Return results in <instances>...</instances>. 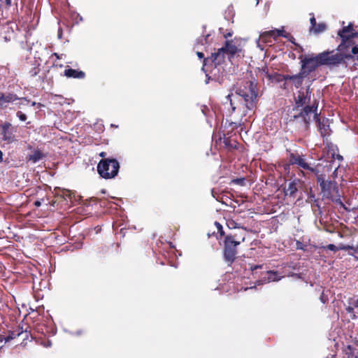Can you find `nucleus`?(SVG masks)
<instances>
[{
  "instance_id": "f257e3e1",
  "label": "nucleus",
  "mask_w": 358,
  "mask_h": 358,
  "mask_svg": "<svg viewBox=\"0 0 358 358\" xmlns=\"http://www.w3.org/2000/svg\"><path fill=\"white\" fill-rule=\"evenodd\" d=\"M234 90V92L231 91L226 96L227 101L224 103L230 117L237 113L234 121L229 122L227 126L228 120L226 122L225 128L230 134H234L233 131L241 126L243 117L247 115L248 110L257 107L258 101L257 83L253 81H244Z\"/></svg>"
},
{
  "instance_id": "f03ea898",
  "label": "nucleus",
  "mask_w": 358,
  "mask_h": 358,
  "mask_svg": "<svg viewBox=\"0 0 358 358\" xmlns=\"http://www.w3.org/2000/svg\"><path fill=\"white\" fill-rule=\"evenodd\" d=\"M312 94L313 90L310 88V85H308L306 88L301 87L297 91L296 96L294 97V110L299 108L301 109L297 115H293L289 121L299 123V129L302 131H306L309 129L312 117L317 115L319 101L317 99L311 101Z\"/></svg>"
},
{
  "instance_id": "7ed1b4c3",
  "label": "nucleus",
  "mask_w": 358,
  "mask_h": 358,
  "mask_svg": "<svg viewBox=\"0 0 358 358\" xmlns=\"http://www.w3.org/2000/svg\"><path fill=\"white\" fill-rule=\"evenodd\" d=\"M345 57L348 56L344 54L334 53V50L324 51L315 56L313 55H301L299 57L301 59L300 70L308 76L320 66H327L332 68L344 64Z\"/></svg>"
},
{
  "instance_id": "20e7f679",
  "label": "nucleus",
  "mask_w": 358,
  "mask_h": 358,
  "mask_svg": "<svg viewBox=\"0 0 358 358\" xmlns=\"http://www.w3.org/2000/svg\"><path fill=\"white\" fill-rule=\"evenodd\" d=\"M331 164L322 166L317 164L315 169H312V173L316 177L317 184L320 188V192L323 198L331 200L336 204L344 207V204L341 199L339 194V188L338 183L334 180H331L329 173L331 171Z\"/></svg>"
},
{
  "instance_id": "39448f33",
  "label": "nucleus",
  "mask_w": 358,
  "mask_h": 358,
  "mask_svg": "<svg viewBox=\"0 0 358 358\" xmlns=\"http://www.w3.org/2000/svg\"><path fill=\"white\" fill-rule=\"evenodd\" d=\"M120 163L116 159H101L96 166L99 176L104 179L114 178L119 172Z\"/></svg>"
},
{
  "instance_id": "423d86ee",
  "label": "nucleus",
  "mask_w": 358,
  "mask_h": 358,
  "mask_svg": "<svg viewBox=\"0 0 358 358\" xmlns=\"http://www.w3.org/2000/svg\"><path fill=\"white\" fill-rule=\"evenodd\" d=\"M234 237L226 236L223 242V258L228 266H231L237 258L238 241Z\"/></svg>"
},
{
  "instance_id": "0eeeda50",
  "label": "nucleus",
  "mask_w": 358,
  "mask_h": 358,
  "mask_svg": "<svg viewBox=\"0 0 358 358\" xmlns=\"http://www.w3.org/2000/svg\"><path fill=\"white\" fill-rule=\"evenodd\" d=\"M338 36L341 37L342 42L338 46L337 50H345V48L347 43H349V41H352V39L358 35L357 32L355 31L353 29V25L350 23L348 26L343 27L341 30H340L338 33Z\"/></svg>"
},
{
  "instance_id": "6e6552de",
  "label": "nucleus",
  "mask_w": 358,
  "mask_h": 358,
  "mask_svg": "<svg viewBox=\"0 0 358 358\" xmlns=\"http://www.w3.org/2000/svg\"><path fill=\"white\" fill-rule=\"evenodd\" d=\"M0 135L3 141L11 143L17 141L15 138L17 127L13 126L12 124L8 122H5L0 124Z\"/></svg>"
},
{
  "instance_id": "1a4fd4ad",
  "label": "nucleus",
  "mask_w": 358,
  "mask_h": 358,
  "mask_svg": "<svg viewBox=\"0 0 358 358\" xmlns=\"http://www.w3.org/2000/svg\"><path fill=\"white\" fill-rule=\"evenodd\" d=\"M289 165H297L299 167L308 170L312 173V169H315V167H311L307 162H305L303 155H300L296 152H289L288 156Z\"/></svg>"
},
{
  "instance_id": "9d476101",
  "label": "nucleus",
  "mask_w": 358,
  "mask_h": 358,
  "mask_svg": "<svg viewBox=\"0 0 358 358\" xmlns=\"http://www.w3.org/2000/svg\"><path fill=\"white\" fill-rule=\"evenodd\" d=\"M355 43L353 41H349V43L346 44V46L345 48V50H337L335 53H341L344 54L348 56V57L345 58V64L347 66L346 59H357V55H358V46L354 45Z\"/></svg>"
},
{
  "instance_id": "9b49d317",
  "label": "nucleus",
  "mask_w": 358,
  "mask_h": 358,
  "mask_svg": "<svg viewBox=\"0 0 358 358\" xmlns=\"http://www.w3.org/2000/svg\"><path fill=\"white\" fill-rule=\"evenodd\" d=\"M237 135L236 133L230 134L229 131L223 134V137L220 138L221 141L223 139V143L225 148L229 150L237 149L238 143L237 141Z\"/></svg>"
},
{
  "instance_id": "f8f14e48",
  "label": "nucleus",
  "mask_w": 358,
  "mask_h": 358,
  "mask_svg": "<svg viewBox=\"0 0 358 358\" xmlns=\"http://www.w3.org/2000/svg\"><path fill=\"white\" fill-rule=\"evenodd\" d=\"M285 31H284V29H275L273 30H270V31H264L263 33L261 34L260 35V38L264 41V42H269V38H274L275 40L277 39V38H278L279 36H283L285 38H287V35L286 34H284Z\"/></svg>"
},
{
  "instance_id": "ddd939ff",
  "label": "nucleus",
  "mask_w": 358,
  "mask_h": 358,
  "mask_svg": "<svg viewBox=\"0 0 358 358\" xmlns=\"http://www.w3.org/2000/svg\"><path fill=\"white\" fill-rule=\"evenodd\" d=\"M15 100H20L17 94L14 93H3L0 92V109L7 107V103H14ZM22 100V99H20Z\"/></svg>"
},
{
  "instance_id": "4468645a",
  "label": "nucleus",
  "mask_w": 358,
  "mask_h": 358,
  "mask_svg": "<svg viewBox=\"0 0 358 358\" xmlns=\"http://www.w3.org/2000/svg\"><path fill=\"white\" fill-rule=\"evenodd\" d=\"M312 118L315 120L321 136L323 138L329 136L331 134V129L329 125L327 124V120L326 121L324 120L321 121L317 113L316 116L312 117Z\"/></svg>"
},
{
  "instance_id": "2eb2a0df",
  "label": "nucleus",
  "mask_w": 358,
  "mask_h": 358,
  "mask_svg": "<svg viewBox=\"0 0 358 358\" xmlns=\"http://www.w3.org/2000/svg\"><path fill=\"white\" fill-rule=\"evenodd\" d=\"M311 15V17L310 18V32H313L315 34H320L323 31H324L327 29V25L324 22H321L317 24L316 22L315 17L314 16L313 13L310 14Z\"/></svg>"
},
{
  "instance_id": "dca6fc26",
  "label": "nucleus",
  "mask_w": 358,
  "mask_h": 358,
  "mask_svg": "<svg viewBox=\"0 0 358 358\" xmlns=\"http://www.w3.org/2000/svg\"><path fill=\"white\" fill-rule=\"evenodd\" d=\"M307 77L308 76L300 70V71L296 74H288L287 78L292 82L293 86L296 88H299L303 85V80Z\"/></svg>"
},
{
  "instance_id": "f3484780",
  "label": "nucleus",
  "mask_w": 358,
  "mask_h": 358,
  "mask_svg": "<svg viewBox=\"0 0 358 358\" xmlns=\"http://www.w3.org/2000/svg\"><path fill=\"white\" fill-rule=\"evenodd\" d=\"M227 54L224 52V49L219 48L216 52L211 54L210 60L212 63H214L215 66L220 65L224 62L225 55Z\"/></svg>"
},
{
  "instance_id": "a211bd4d",
  "label": "nucleus",
  "mask_w": 358,
  "mask_h": 358,
  "mask_svg": "<svg viewBox=\"0 0 358 358\" xmlns=\"http://www.w3.org/2000/svg\"><path fill=\"white\" fill-rule=\"evenodd\" d=\"M224 49V52L229 56V57H233L236 54L241 52V49H239L235 44H234L231 41H227L225 42V45L222 48Z\"/></svg>"
},
{
  "instance_id": "6ab92c4d",
  "label": "nucleus",
  "mask_w": 358,
  "mask_h": 358,
  "mask_svg": "<svg viewBox=\"0 0 358 358\" xmlns=\"http://www.w3.org/2000/svg\"><path fill=\"white\" fill-rule=\"evenodd\" d=\"M64 75L67 78L77 79H83L85 77V73L84 71L71 68L66 69Z\"/></svg>"
},
{
  "instance_id": "aec40b11",
  "label": "nucleus",
  "mask_w": 358,
  "mask_h": 358,
  "mask_svg": "<svg viewBox=\"0 0 358 358\" xmlns=\"http://www.w3.org/2000/svg\"><path fill=\"white\" fill-rule=\"evenodd\" d=\"M11 6V0H0V18L5 20L8 17V10Z\"/></svg>"
},
{
  "instance_id": "412c9836",
  "label": "nucleus",
  "mask_w": 358,
  "mask_h": 358,
  "mask_svg": "<svg viewBox=\"0 0 358 358\" xmlns=\"http://www.w3.org/2000/svg\"><path fill=\"white\" fill-rule=\"evenodd\" d=\"M300 182V180L294 178L289 184L287 188H285V192L286 195L289 196H294L296 192L298 191V185Z\"/></svg>"
},
{
  "instance_id": "4be33fe9",
  "label": "nucleus",
  "mask_w": 358,
  "mask_h": 358,
  "mask_svg": "<svg viewBox=\"0 0 358 358\" xmlns=\"http://www.w3.org/2000/svg\"><path fill=\"white\" fill-rule=\"evenodd\" d=\"M266 277H264L262 281L264 282H270L280 280L282 277L279 275L278 271H267Z\"/></svg>"
},
{
  "instance_id": "5701e85b",
  "label": "nucleus",
  "mask_w": 358,
  "mask_h": 358,
  "mask_svg": "<svg viewBox=\"0 0 358 358\" xmlns=\"http://www.w3.org/2000/svg\"><path fill=\"white\" fill-rule=\"evenodd\" d=\"M110 246L113 247L114 243H112L110 245H99L95 250L96 256L98 257H102L103 256L107 255L108 253Z\"/></svg>"
},
{
  "instance_id": "b1692460",
  "label": "nucleus",
  "mask_w": 358,
  "mask_h": 358,
  "mask_svg": "<svg viewBox=\"0 0 358 358\" xmlns=\"http://www.w3.org/2000/svg\"><path fill=\"white\" fill-rule=\"evenodd\" d=\"M287 75L288 74H281V73H279L277 72H273V73H271V77L269 81H271V83H280L284 80H287Z\"/></svg>"
},
{
  "instance_id": "393cba45",
  "label": "nucleus",
  "mask_w": 358,
  "mask_h": 358,
  "mask_svg": "<svg viewBox=\"0 0 358 358\" xmlns=\"http://www.w3.org/2000/svg\"><path fill=\"white\" fill-rule=\"evenodd\" d=\"M43 157L44 155L41 150H36L34 151L32 155H29L27 157V159L28 161L32 162L33 163H36L41 160Z\"/></svg>"
},
{
  "instance_id": "a878e982",
  "label": "nucleus",
  "mask_w": 358,
  "mask_h": 358,
  "mask_svg": "<svg viewBox=\"0 0 358 358\" xmlns=\"http://www.w3.org/2000/svg\"><path fill=\"white\" fill-rule=\"evenodd\" d=\"M31 66V68L29 69L28 74L29 77L34 78L40 72V64L38 62L34 61Z\"/></svg>"
},
{
  "instance_id": "bb28decb",
  "label": "nucleus",
  "mask_w": 358,
  "mask_h": 358,
  "mask_svg": "<svg viewBox=\"0 0 358 358\" xmlns=\"http://www.w3.org/2000/svg\"><path fill=\"white\" fill-rule=\"evenodd\" d=\"M228 236L234 237V241H238V245H240L242 242L245 241L246 233H245V231H243V232H241L239 234L234 233V234H229Z\"/></svg>"
},
{
  "instance_id": "cd10ccee",
  "label": "nucleus",
  "mask_w": 358,
  "mask_h": 358,
  "mask_svg": "<svg viewBox=\"0 0 358 358\" xmlns=\"http://www.w3.org/2000/svg\"><path fill=\"white\" fill-rule=\"evenodd\" d=\"M23 333V330H22V327L21 328V330L20 331L19 329L16 331H12L7 337V338L6 339V341H10V340H12L16 337H18L20 336V334H22Z\"/></svg>"
},
{
  "instance_id": "c85d7f7f",
  "label": "nucleus",
  "mask_w": 358,
  "mask_h": 358,
  "mask_svg": "<svg viewBox=\"0 0 358 358\" xmlns=\"http://www.w3.org/2000/svg\"><path fill=\"white\" fill-rule=\"evenodd\" d=\"M196 55L198 56V57L199 59H203V66H202V69L203 70L204 69V66L207 64V62L210 60V57H208V58H205L204 57V55L203 52H196Z\"/></svg>"
},
{
  "instance_id": "c756f323",
  "label": "nucleus",
  "mask_w": 358,
  "mask_h": 358,
  "mask_svg": "<svg viewBox=\"0 0 358 358\" xmlns=\"http://www.w3.org/2000/svg\"><path fill=\"white\" fill-rule=\"evenodd\" d=\"M345 352L346 355H348V356H353L355 353V348L352 345H348L346 347Z\"/></svg>"
},
{
  "instance_id": "7c9ffc66",
  "label": "nucleus",
  "mask_w": 358,
  "mask_h": 358,
  "mask_svg": "<svg viewBox=\"0 0 358 358\" xmlns=\"http://www.w3.org/2000/svg\"><path fill=\"white\" fill-rule=\"evenodd\" d=\"M289 80H284L282 83V84L280 85V88L284 90H289L291 88L289 83H288Z\"/></svg>"
},
{
  "instance_id": "2f4dec72",
  "label": "nucleus",
  "mask_w": 358,
  "mask_h": 358,
  "mask_svg": "<svg viewBox=\"0 0 358 358\" xmlns=\"http://www.w3.org/2000/svg\"><path fill=\"white\" fill-rule=\"evenodd\" d=\"M262 72L264 74V77L268 78L269 80L271 77V73L269 72L268 69L266 66H265L264 68H262Z\"/></svg>"
},
{
  "instance_id": "473e14b6",
  "label": "nucleus",
  "mask_w": 358,
  "mask_h": 358,
  "mask_svg": "<svg viewBox=\"0 0 358 358\" xmlns=\"http://www.w3.org/2000/svg\"><path fill=\"white\" fill-rule=\"evenodd\" d=\"M16 115L21 121H25L27 120V115L21 111H17Z\"/></svg>"
},
{
  "instance_id": "72a5a7b5",
  "label": "nucleus",
  "mask_w": 358,
  "mask_h": 358,
  "mask_svg": "<svg viewBox=\"0 0 358 358\" xmlns=\"http://www.w3.org/2000/svg\"><path fill=\"white\" fill-rule=\"evenodd\" d=\"M215 224L217 229L218 232L220 234L221 236H223L224 234V232L223 231V228L221 224H220L217 222H215Z\"/></svg>"
},
{
  "instance_id": "f704fd0d",
  "label": "nucleus",
  "mask_w": 358,
  "mask_h": 358,
  "mask_svg": "<svg viewBox=\"0 0 358 358\" xmlns=\"http://www.w3.org/2000/svg\"><path fill=\"white\" fill-rule=\"evenodd\" d=\"M19 99H22V100H17V102L15 103V104L20 108L21 106V105H23V101H27L29 102V101L27 99V98H24V97H18ZM15 101H17V100H15Z\"/></svg>"
},
{
  "instance_id": "c9c22d12",
  "label": "nucleus",
  "mask_w": 358,
  "mask_h": 358,
  "mask_svg": "<svg viewBox=\"0 0 358 358\" xmlns=\"http://www.w3.org/2000/svg\"><path fill=\"white\" fill-rule=\"evenodd\" d=\"M325 248L331 251H338V247L334 244H329L325 247Z\"/></svg>"
},
{
  "instance_id": "e433bc0d",
  "label": "nucleus",
  "mask_w": 358,
  "mask_h": 358,
  "mask_svg": "<svg viewBox=\"0 0 358 358\" xmlns=\"http://www.w3.org/2000/svg\"><path fill=\"white\" fill-rule=\"evenodd\" d=\"M263 268V264H259V265H251L250 266V270L254 273L257 269H261Z\"/></svg>"
},
{
  "instance_id": "4c0bfd02",
  "label": "nucleus",
  "mask_w": 358,
  "mask_h": 358,
  "mask_svg": "<svg viewBox=\"0 0 358 358\" xmlns=\"http://www.w3.org/2000/svg\"><path fill=\"white\" fill-rule=\"evenodd\" d=\"M332 158L336 159L339 161H342L343 159V157L340 154H336L334 152L331 153Z\"/></svg>"
},
{
  "instance_id": "58836bf2",
  "label": "nucleus",
  "mask_w": 358,
  "mask_h": 358,
  "mask_svg": "<svg viewBox=\"0 0 358 358\" xmlns=\"http://www.w3.org/2000/svg\"><path fill=\"white\" fill-rule=\"evenodd\" d=\"M227 225L229 228H237L236 223L234 220L227 222Z\"/></svg>"
},
{
  "instance_id": "ea45409f",
  "label": "nucleus",
  "mask_w": 358,
  "mask_h": 358,
  "mask_svg": "<svg viewBox=\"0 0 358 358\" xmlns=\"http://www.w3.org/2000/svg\"><path fill=\"white\" fill-rule=\"evenodd\" d=\"M338 167H336L335 168V169L334 170V171L332 172L331 175V178H330L331 180H334L337 178V171H338Z\"/></svg>"
},
{
  "instance_id": "a19ab883",
  "label": "nucleus",
  "mask_w": 358,
  "mask_h": 358,
  "mask_svg": "<svg viewBox=\"0 0 358 358\" xmlns=\"http://www.w3.org/2000/svg\"><path fill=\"white\" fill-rule=\"evenodd\" d=\"M99 155L102 158V159H110V157H107V152H101Z\"/></svg>"
},
{
  "instance_id": "79ce46f5",
  "label": "nucleus",
  "mask_w": 358,
  "mask_h": 358,
  "mask_svg": "<svg viewBox=\"0 0 358 358\" xmlns=\"http://www.w3.org/2000/svg\"><path fill=\"white\" fill-rule=\"evenodd\" d=\"M346 311L348 313H354V308L351 307V306H348L346 308Z\"/></svg>"
},
{
  "instance_id": "37998d69",
  "label": "nucleus",
  "mask_w": 358,
  "mask_h": 358,
  "mask_svg": "<svg viewBox=\"0 0 358 358\" xmlns=\"http://www.w3.org/2000/svg\"><path fill=\"white\" fill-rule=\"evenodd\" d=\"M34 205L36 206V207H40L41 205V201H39V200H36L34 203Z\"/></svg>"
},
{
  "instance_id": "c03bdc74",
  "label": "nucleus",
  "mask_w": 358,
  "mask_h": 358,
  "mask_svg": "<svg viewBox=\"0 0 358 358\" xmlns=\"http://www.w3.org/2000/svg\"><path fill=\"white\" fill-rule=\"evenodd\" d=\"M52 57H55L57 59H60L62 58L61 56L57 52L52 53Z\"/></svg>"
},
{
  "instance_id": "a18cd8bd",
  "label": "nucleus",
  "mask_w": 358,
  "mask_h": 358,
  "mask_svg": "<svg viewBox=\"0 0 358 358\" xmlns=\"http://www.w3.org/2000/svg\"><path fill=\"white\" fill-rule=\"evenodd\" d=\"M31 106H38V107L39 108V107L41 106V104L40 103H36V102H35V101H33V102L31 103Z\"/></svg>"
},
{
  "instance_id": "49530a36",
  "label": "nucleus",
  "mask_w": 358,
  "mask_h": 358,
  "mask_svg": "<svg viewBox=\"0 0 358 358\" xmlns=\"http://www.w3.org/2000/svg\"><path fill=\"white\" fill-rule=\"evenodd\" d=\"M211 194H212V196H213L214 198H216V196H215L216 193H215V189H213L211 190Z\"/></svg>"
},
{
  "instance_id": "de8ad7c7",
  "label": "nucleus",
  "mask_w": 358,
  "mask_h": 358,
  "mask_svg": "<svg viewBox=\"0 0 358 358\" xmlns=\"http://www.w3.org/2000/svg\"><path fill=\"white\" fill-rule=\"evenodd\" d=\"M3 160V154L2 152L0 150V162Z\"/></svg>"
},
{
  "instance_id": "09e8293b",
  "label": "nucleus",
  "mask_w": 358,
  "mask_h": 358,
  "mask_svg": "<svg viewBox=\"0 0 358 358\" xmlns=\"http://www.w3.org/2000/svg\"><path fill=\"white\" fill-rule=\"evenodd\" d=\"M354 306L355 307L358 308V299L355 301Z\"/></svg>"
},
{
  "instance_id": "8fccbe9b",
  "label": "nucleus",
  "mask_w": 358,
  "mask_h": 358,
  "mask_svg": "<svg viewBox=\"0 0 358 358\" xmlns=\"http://www.w3.org/2000/svg\"><path fill=\"white\" fill-rule=\"evenodd\" d=\"M231 36V34L230 33H229V34L224 35V37L227 38V37Z\"/></svg>"
},
{
  "instance_id": "3c124183",
  "label": "nucleus",
  "mask_w": 358,
  "mask_h": 358,
  "mask_svg": "<svg viewBox=\"0 0 358 358\" xmlns=\"http://www.w3.org/2000/svg\"><path fill=\"white\" fill-rule=\"evenodd\" d=\"M331 147L333 148V147H335L336 150H338V148L336 146H334L333 144L331 145Z\"/></svg>"
},
{
  "instance_id": "603ef678",
  "label": "nucleus",
  "mask_w": 358,
  "mask_h": 358,
  "mask_svg": "<svg viewBox=\"0 0 358 358\" xmlns=\"http://www.w3.org/2000/svg\"><path fill=\"white\" fill-rule=\"evenodd\" d=\"M243 179H238L236 181L238 182V181H243Z\"/></svg>"
},
{
  "instance_id": "864d4df0",
  "label": "nucleus",
  "mask_w": 358,
  "mask_h": 358,
  "mask_svg": "<svg viewBox=\"0 0 358 358\" xmlns=\"http://www.w3.org/2000/svg\"><path fill=\"white\" fill-rule=\"evenodd\" d=\"M118 247H119V244H118V243H117V244H116V248H118Z\"/></svg>"
},
{
  "instance_id": "5fc2aeb1",
  "label": "nucleus",
  "mask_w": 358,
  "mask_h": 358,
  "mask_svg": "<svg viewBox=\"0 0 358 358\" xmlns=\"http://www.w3.org/2000/svg\"><path fill=\"white\" fill-rule=\"evenodd\" d=\"M357 60H358V55H357Z\"/></svg>"
}]
</instances>
